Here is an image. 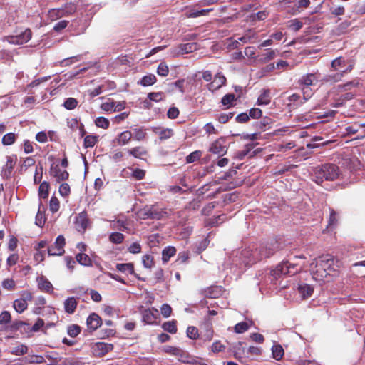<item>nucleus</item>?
<instances>
[{"instance_id":"nucleus-1","label":"nucleus","mask_w":365,"mask_h":365,"mask_svg":"<svg viewBox=\"0 0 365 365\" xmlns=\"http://www.w3.org/2000/svg\"><path fill=\"white\" fill-rule=\"evenodd\" d=\"M335 259L330 255H322L310 264V272L314 280L323 281L336 270Z\"/></svg>"},{"instance_id":"nucleus-2","label":"nucleus","mask_w":365,"mask_h":365,"mask_svg":"<svg viewBox=\"0 0 365 365\" xmlns=\"http://www.w3.org/2000/svg\"><path fill=\"white\" fill-rule=\"evenodd\" d=\"M88 5L83 6L80 0L66 2L61 8L51 9L47 13L48 19L54 21L63 17H68L73 15L75 12H78L83 16V12L86 11Z\"/></svg>"},{"instance_id":"nucleus-3","label":"nucleus","mask_w":365,"mask_h":365,"mask_svg":"<svg viewBox=\"0 0 365 365\" xmlns=\"http://www.w3.org/2000/svg\"><path fill=\"white\" fill-rule=\"evenodd\" d=\"M339 168L334 164L327 163L322 166H317L312 169V179L317 184H321L324 180L333 181L338 178Z\"/></svg>"},{"instance_id":"nucleus-4","label":"nucleus","mask_w":365,"mask_h":365,"mask_svg":"<svg viewBox=\"0 0 365 365\" xmlns=\"http://www.w3.org/2000/svg\"><path fill=\"white\" fill-rule=\"evenodd\" d=\"M302 269V267L299 266L297 263L289 261L282 262L274 269L270 270L267 276V280L273 283L282 276H292L299 272Z\"/></svg>"},{"instance_id":"nucleus-5","label":"nucleus","mask_w":365,"mask_h":365,"mask_svg":"<svg viewBox=\"0 0 365 365\" xmlns=\"http://www.w3.org/2000/svg\"><path fill=\"white\" fill-rule=\"evenodd\" d=\"M32 37V32L30 29H26L24 31L14 36L4 37V41L10 44L22 45L27 43Z\"/></svg>"},{"instance_id":"nucleus-6","label":"nucleus","mask_w":365,"mask_h":365,"mask_svg":"<svg viewBox=\"0 0 365 365\" xmlns=\"http://www.w3.org/2000/svg\"><path fill=\"white\" fill-rule=\"evenodd\" d=\"M279 248V245L277 241L267 244L264 246H262L259 250H256L253 252V256L255 257L257 255L259 256L257 257V260H261L262 258H267L272 256L277 250Z\"/></svg>"},{"instance_id":"nucleus-7","label":"nucleus","mask_w":365,"mask_h":365,"mask_svg":"<svg viewBox=\"0 0 365 365\" xmlns=\"http://www.w3.org/2000/svg\"><path fill=\"white\" fill-rule=\"evenodd\" d=\"M143 220H160L166 214L163 210H158L155 206H146L139 212Z\"/></svg>"},{"instance_id":"nucleus-8","label":"nucleus","mask_w":365,"mask_h":365,"mask_svg":"<svg viewBox=\"0 0 365 365\" xmlns=\"http://www.w3.org/2000/svg\"><path fill=\"white\" fill-rule=\"evenodd\" d=\"M66 242L63 235H58L54 244L48 247V254L51 256L62 255L64 253Z\"/></svg>"},{"instance_id":"nucleus-9","label":"nucleus","mask_w":365,"mask_h":365,"mask_svg":"<svg viewBox=\"0 0 365 365\" xmlns=\"http://www.w3.org/2000/svg\"><path fill=\"white\" fill-rule=\"evenodd\" d=\"M143 321L148 324H153L159 317L158 310L154 307L145 309L141 312Z\"/></svg>"},{"instance_id":"nucleus-10","label":"nucleus","mask_w":365,"mask_h":365,"mask_svg":"<svg viewBox=\"0 0 365 365\" xmlns=\"http://www.w3.org/2000/svg\"><path fill=\"white\" fill-rule=\"evenodd\" d=\"M49 173L51 176L56 178L57 182L67 180L69 176L68 173L65 170H61L58 165H52Z\"/></svg>"},{"instance_id":"nucleus-11","label":"nucleus","mask_w":365,"mask_h":365,"mask_svg":"<svg viewBox=\"0 0 365 365\" xmlns=\"http://www.w3.org/2000/svg\"><path fill=\"white\" fill-rule=\"evenodd\" d=\"M226 81L225 76L221 72H218L215 76L214 80L207 85V88L214 92L225 85Z\"/></svg>"},{"instance_id":"nucleus-12","label":"nucleus","mask_w":365,"mask_h":365,"mask_svg":"<svg viewBox=\"0 0 365 365\" xmlns=\"http://www.w3.org/2000/svg\"><path fill=\"white\" fill-rule=\"evenodd\" d=\"M198 46L196 43H187L180 44L178 48H176L173 53V56H180L192 53L197 49Z\"/></svg>"},{"instance_id":"nucleus-13","label":"nucleus","mask_w":365,"mask_h":365,"mask_svg":"<svg viewBox=\"0 0 365 365\" xmlns=\"http://www.w3.org/2000/svg\"><path fill=\"white\" fill-rule=\"evenodd\" d=\"M224 143L225 140L223 138L217 139L211 144L209 150L214 154L222 155L225 154L227 150V148Z\"/></svg>"},{"instance_id":"nucleus-14","label":"nucleus","mask_w":365,"mask_h":365,"mask_svg":"<svg viewBox=\"0 0 365 365\" xmlns=\"http://www.w3.org/2000/svg\"><path fill=\"white\" fill-rule=\"evenodd\" d=\"M93 349L96 355L103 356L111 351L113 349V345L105 342H97Z\"/></svg>"},{"instance_id":"nucleus-15","label":"nucleus","mask_w":365,"mask_h":365,"mask_svg":"<svg viewBox=\"0 0 365 365\" xmlns=\"http://www.w3.org/2000/svg\"><path fill=\"white\" fill-rule=\"evenodd\" d=\"M319 81L318 73H307L302 76L299 80V85H304L307 87L315 85Z\"/></svg>"},{"instance_id":"nucleus-16","label":"nucleus","mask_w":365,"mask_h":365,"mask_svg":"<svg viewBox=\"0 0 365 365\" xmlns=\"http://www.w3.org/2000/svg\"><path fill=\"white\" fill-rule=\"evenodd\" d=\"M86 324L88 329L95 331L100 327L101 319L97 314L92 313L87 318Z\"/></svg>"},{"instance_id":"nucleus-17","label":"nucleus","mask_w":365,"mask_h":365,"mask_svg":"<svg viewBox=\"0 0 365 365\" xmlns=\"http://www.w3.org/2000/svg\"><path fill=\"white\" fill-rule=\"evenodd\" d=\"M153 131L158 135L160 140L170 138L173 135V130L171 128H163L160 127L153 128Z\"/></svg>"},{"instance_id":"nucleus-18","label":"nucleus","mask_w":365,"mask_h":365,"mask_svg":"<svg viewBox=\"0 0 365 365\" xmlns=\"http://www.w3.org/2000/svg\"><path fill=\"white\" fill-rule=\"evenodd\" d=\"M36 281L38 282V287L41 291L48 293L53 292L52 284L44 276L37 277Z\"/></svg>"},{"instance_id":"nucleus-19","label":"nucleus","mask_w":365,"mask_h":365,"mask_svg":"<svg viewBox=\"0 0 365 365\" xmlns=\"http://www.w3.org/2000/svg\"><path fill=\"white\" fill-rule=\"evenodd\" d=\"M297 291L303 299H307L312 296L314 288L307 284H300L298 285Z\"/></svg>"},{"instance_id":"nucleus-20","label":"nucleus","mask_w":365,"mask_h":365,"mask_svg":"<svg viewBox=\"0 0 365 365\" xmlns=\"http://www.w3.org/2000/svg\"><path fill=\"white\" fill-rule=\"evenodd\" d=\"M16 157H15L14 158L12 156L7 157V160L6 162V164L2 169V175L4 177L7 178L11 175V171L16 164Z\"/></svg>"},{"instance_id":"nucleus-21","label":"nucleus","mask_w":365,"mask_h":365,"mask_svg":"<svg viewBox=\"0 0 365 365\" xmlns=\"http://www.w3.org/2000/svg\"><path fill=\"white\" fill-rule=\"evenodd\" d=\"M63 304L65 312L68 314H71L74 313L78 305V302L75 297H71L67 298L64 301Z\"/></svg>"},{"instance_id":"nucleus-22","label":"nucleus","mask_w":365,"mask_h":365,"mask_svg":"<svg viewBox=\"0 0 365 365\" xmlns=\"http://www.w3.org/2000/svg\"><path fill=\"white\" fill-rule=\"evenodd\" d=\"M76 225L78 230H85L88 225V219L86 213L81 212L78 214L76 220Z\"/></svg>"},{"instance_id":"nucleus-23","label":"nucleus","mask_w":365,"mask_h":365,"mask_svg":"<svg viewBox=\"0 0 365 365\" xmlns=\"http://www.w3.org/2000/svg\"><path fill=\"white\" fill-rule=\"evenodd\" d=\"M133 135L132 133L129 130H125L122 132L118 135L116 140L120 145H125L128 143V142L132 138Z\"/></svg>"},{"instance_id":"nucleus-24","label":"nucleus","mask_w":365,"mask_h":365,"mask_svg":"<svg viewBox=\"0 0 365 365\" xmlns=\"http://www.w3.org/2000/svg\"><path fill=\"white\" fill-rule=\"evenodd\" d=\"M270 101V91L269 89H264L257 98V104L259 106L268 105Z\"/></svg>"},{"instance_id":"nucleus-25","label":"nucleus","mask_w":365,"mask_h":365,"mask_svg":"<svg viewBox=\"0 0 365 365\" xmlns=\"http://www.w3.org/2000/svg\"><path fill=\"white\" fill-rule=\"evenodd\" d=\"M231 350L236 359L242 358L245 352V349L242 347V342H237L232 344Z\"/></svg>"},{"instance_id":"nucleus-26","label":"nucleus","mask_w":365,"mask_h":365,"mask_svg":"<svg viewBox=\"0 0 365 365\" xmlns=\"http://www.w3.org/2000/svg\"><path fill=\"white\" fill-rule=\"evenodd\" d=\"M129 155L133 156L135 158H143V156H145L148 154L147 150L140 146L135 147L128 150Z\"/></svg>"},{"instance_id":"nucleus-27","label":"nucleus","mask_w":365,"mask_h":365,"mask_svg":"<svg viewBox=\"0 0 365 365\" xmlns=\"http://www.w3.org/2000/svg\"><path fill=\"white\" fill-rule=\"evenodd\" d=\"M176 253V249L172 246L165 247L162 252V260L163 262H168L170 258Z\"/></svg>"},{"instance_id":"nucleus-28","label":"nucleus","mask_w":365,"mask_h":365,"mask_svg":"<svg viewBox=\"0 0 365 365\" xmlns=\"http://www.w3.org/2000/svg\"><path fill=\"white\" fill-rule=\"evenodd\" d=\"M284 351L280 344H274L272 347V357L277 360H280L284 356Z\"/></svg>"},{"instance_id":"nucleus-29","label":"nucleus","mask_w":365,"mask_h":365,"mask_svg":"<svg viewBox=\"0 0 365 365\" xmlns=\"http://www.w3.org/2000/svg\"><path fill=\"white\" fill-rule=\"evenodd\" d=\"M13 307L18 313H22L27 309L28 304L24 299H18L14 302Z\"/></svg>"},{"instance_id":"nucleus-30","label":"nucleus","mask_w":365,"mask_h":365,"mask_svg":"<svg viewBox=\"0 0 365 365\" xmlns=\"http://www.w3.org/2000/svg\"><path fill=\"white\" fill-rule=\"evenodd\" d=\"M116 269L118 271L126 274H132L134 273V267L131 263L117 264Z\"/></svg>"},{"instance_id":"nucleus-31","label":"nucleus","mask_w":365,"mask_h":365,"mask_svg":"<svg viewBox=\"0 0 365 365\" xmlns=\"http://www.w3.org/2000/svg\"><path fill=\"white\" fill-rule=\"evenodd\" d=\"M157 79L154 74H148L146 76H144L140 81V83L143 86H149L153 85L156 82Z\"/></svg>"},{"instance_id":"nucleus-32","label":"nucleus","mask_w":365,"mask_h":365,"mask_svg":"<svg viewBox=\"0 0 365 365\" xmlns=\"http://www.w3.org/2000/svg\"><path fill=\"white\" fill-rule=\"evenodd\" d=\"M345 67V60L339 57L333 60L331 62V68L336 71L340 72L341 70H344Z\"/></svg>"},{"instance_id":"nucleus-33","label":"nucleus","mask_w":365,"mask_h":365,"mask_svg":"<svg viewBox=\"0 0 365 365\" xmlns=\"http://www.w3.org/2000/svg\"><path fill=\"white\" fill-rule=\"evenodd\" d=\"M343 76V73L340 71L334 74L327 75L322 81L324 82H338L341 80Z\"/></svg>"},{"instance_id":"nucleus-34","label":"nucleus","mask_w":365,"mask_h":365,"mask_svg":"<svg viewBox=\"0 0 365 365\" xmlns=\"http://www.w3.org/2000/svg\"><path fill=\"white\" fill-rule=\"evenodd\" d=\"M132 135L135 140L140 141L145 138L146 131L143 128H135L133 130Z\"/></svg>"},{"instance_id":"nucleus-35","label":"nucleus","mask_w":365,"mask_h":365,"mask_svg":"<svg viewBox=\"0 0 365 365\" xmlns=\"http://www.w3.org/2000/svg\"><path fill=\"white\" fill-rule=\"evenodd\" d=\"M76 261L83 266H90L91 264V260L88 255L84 253H79L76 257Z\"/></svg>"},{"instance_id":"nucleus-36","label":"nucleus","mask_w":365,"mask_h":365,"mask_svg":"<svg viewBox=\"0 0 365 365\" xmlns=\"http://www.w3.org/2000/svg\"><path fill=\"white\" fill-rule=\"evenodd\" d=\"M49 184L46 181L41 183L38 189L39 196L41 198L46 199L48 196Z\"/></svg>"},{"instance_id":"nucleus-37","label":"nucleus","mask_w":365,"mask_h":365,"mask_svg":"<svg viewBox=\"0 0 365 365\" xmlns=\"http://www.w3.org/2000/svg\"><path fill=\"white\" fill-rule=\"evenodd\" d=\"M24 361L28 364H42L45 361V359L41 355H33L25 357Z\"/></svg>"},{"instance_id":"nucleus-38","label":"nucleus","mask_w":365,"mask_h":365,"mask_svg":"<svg viewBox=\"0 0 365 365\" xmlns=\"http://www.w3.org/2000/svg\"><path fill=\"white\" fill-rule=\"evenodd\" d=\"M41 207H43L42 203L40 202L38 210L35 218V224L40 227H42L45 223V217L41 210Z\"/></svg>"},{"instance_id":"nucleus-39","label":"nucleus","mask_w":365,"mask_h":365,"mask_svg":"<svg viewBox=\"0 0 365 365\" xmlns=\"http://www.w3.org/2000/svg\"><path fill=\"white\" fill-rule=\"evenodd\" d=\"M163 329L171 334H175L177 331L175 321H169L164 322L162 325Z\"/></svg>"},{"instance_id":"nucleus-40","label":"nucleus","mask_w":365,"mask_h":365,"mask_svg":"<svg viewBox=\"0 0 365 365\" xmlns=\"http://www.w3.org/2000/svg\"><path fill=\"white\" fill-rule=\"evenodd\" d=\"M16 135L14 133H9L2 138V144L4 145H11L16 141Z\"/></svg>"},{"instance_id":"nucleus-41","label":"nucleus","mask_w":365,"mask_h":365,"mask_svg":"<svg viewBox=\"0 0 365 365\" xmlns=\"http://www.w3.org/2000/svg\"><path fill=\"white\" fill-rule=\"evenodd\" d=\"M81 330V329L80 326L77 324H71L67 328V334L71 337H76L80 334Z\"/></svg>"},{"instance_id":"nucleus-42","label":"nucleus","mask_w":365,"mask_h":365,"mask_svg":"<svg viewBox=\"0 0 365 365\" xmlns=\"http://www.w3.org/2000/svg\"><path fill=\"white\" fill-rule=\"evenodd\" d=\"M98 139L96 135H87L84 138L83 145L85 148H93L97 143Z\"/></svg>"},{"instance_id":"nucleus-43","label":"nucleus","mask_w":365,"mask_h":365,"mask_svg":"<svg viewBox=\"0 0 365 365\" xmlns=\"http://www.w3.org/2000/svg\"><path fill=\"white\" fill-rule=\"evenodd\" d=\"M28 351V347L26 345L21 344L18 346L14 347L11 353L13 355L16 356H22L25 354H26Z\"/></svg>"},{"instance_id":"nucleus-44","label":"nucleus","mask_w":365,"mask_h":365,"mask_svg":"<svg viewBox=\"0 0 365 365\" xmlns=\"http://www.w3.org/2000/svg\"><path fill=\"white\" fill-rule=\"evenodd\" d=\"M338 221L336 212L331 208H329V217L328 221V227H335Z\"/></svg>"},{"instance_id":"nucleus-45","label":"nucleus","mask_w":365,"mask_h":365,"mask_svg":"<svg viewBox=\"0 0 365 365\" xmlns=\"http://www.w3.org/2000/svg\"><path fill=\"white\" fill-rule=\"evenodd\" d=\"M303 26V23L297 19L289 21L288 27L294 31H299Z\"/></svg>"},{"instance_id":"nucleus-46","label":"nucleus","mask_w":365,"mask_h":365,"mask_svg":"<svg viewBox=\"0 0 365 365\" xmlns=\"http://www.w3.org/2000/svg\"><path fill=\"white\" fill-rule=\"evenodd\" d=\"M359 80H353L351 81H349L345 84L339 85L338 89L339 91H348L351 89L352 87H356L359 86Z\"/></svg>"},{"instance_id":"nucleus-47","label":"nucleus","mask_w":365,"mask_h":365,"mask_svg":"<svg viewBox=\"0 0 365 365\" xmlns=\"http://www.w3.org/2000/svg\"><path fill=\"white\" fill-rule=\"evenodd\" d=\"M96 125L103 129H107L109 127V120L104 117H98L95 120Z\"/></svg>"},{"instance_id":"nucleus-48","label":"nucleus","mask_w":365,"mask_h":365,"mask_svg":"<svg viewBox=\"0 0 365 365\" xmlns=\"http://www.w3.org/2000/svg\"><path fill=\"white\" fill-rule=\"evenodd\" d=\"M210 11H212V9H201V10H196V11H190L189 14H187V16L189 18H196L200 16L205 15Z\"/></svg>"},{"instance_id":"nucleus-49","label":"nucleus","mask_w":365,"mask_h":365,"mask_svg":"<svg viewBox=\"0 0 365 365\" xmlns=\"http://www.w3.org/2000/svg\"><path fill=\"white\" fill-rule=\"evenodd\" d=\"M78 105V101L74 98H68L63 103V106L67 110H73Z\"/></svg>"},{"instance_id":"nucleus-50","label":"nucleus","mask_w":365,"mask_h":365,"mask_svg":"<svg viewBox=\"0 0 365 365\" xmlns=\"http://www.w3.org/2000/svg\"><path fill=\"white\" fill-rule=\"evenodd\" d=\"M272 123V120L269 117H264L259 122H256L255 125L259 129L265 130L267 125H270Z\"/></svg>"},{"instance_id":"nucleus-51","label":"nucleus","mask_w":365,"mask_h":365,"mask_svg":"<svg viewBox=\"0 0 365 365\" xmlns=\"http://www.w3.org/2000/svg\"><path fill=\"white\" fill-rule=\"evenodd\" d=\"M78 61H80V56H72V57H69V58L63 59L59 63V64L61 66H68L75 62H78Z\"/></svg>"},{"instance_id":"nucleus-52","label":"nucleus","mask_w":365,"mask_h":365,"mask_svg":"<svg viewBox=\"0 0 365 365\" xmlns=\"http://www.w3.org/2000/svg\"><path fill=\"white\" fill-rule=\"evenodd\" d=\"M109 240L113 242L115 244H120L124 240V235L122 233L120 232H113L110 237Z\"/></svg>"},{"instance_id":"nucleus-53","label":"nucleus","mask_w":365,"mask_h":365,"mask_svg":"<svg viewBox=\"0 0 365 365\" xmlns=\"http://www.w3.org/2000/svg\"><path fill=\"white\" fill-rule=\"evenodd\" d=\"M202 155V153L200 150H195L192 153H191L190 155H188L186 157V162L187 163H193L200 158Z\"/></svg>"},{"instance_id":"nucleus-54","label":"nucleus","mask_w":365,"mask_h":365,"mask_svg":"<svg viewBox=\"0 0 365 365\" xmlns=\"http://www.w3.org/2000/svg\"><path fill=\"white\" fill-rule=\"evenodd\" d=\"M235 100V96L233 93H228L224 96L221 100V103L224 106L230 108L231 103Z\"/></svg>"},{"instance_id":"nucleus-55","label":"nucleus","mask_w":365,"mask_h":365,"mask_svg":"<svg viewBox=\"0 0 365 365\" xmlns=\"http://www.w3.org/2000/svg\"><path fill=\"white\" fill-rule=\"evenodd\" d=\"M249 329V325L245 322L237 323L235 326V331L237 334H242L245 332Z\"/></svg>"},{"instance_id":"nucleus-56","label":"nucleus","mask_w":365,"mask_h":365,"mask_svg":"<svg viewBox=\"0 0 365 365\" xmlns=\"http://www.w3.org/2000/svg\"><path fill=\"white\" fill-rule=\"evenodd\" d=\"M148 98L153 101L159 102L165 98V94L163 92L150 93Z\"/></svg>"},{"instance_id":"nucleus-57","label":"nucleus","mask_w":365,"mask_h":365,"mask_svg":"<svg viewBox=\"0 0 365 365\" xmlns=\"http://www.w3.org/2000/svg\"><path fill=\"white\" fill-rule=\"evenodd\" d=\"M187 336L191 339H196L198 336V329L193 326H190L187 329Z\"/></svg>"},{"instance_id":"nucleus-58","label":"nucleus","mask_w":365,"mask_h":365,"mask_svg":"<svg viewBox=\"0 0 365 365\" xmlns=\"http://www.w3.org/2000/svg\"><path fill=\"white\" fill-rule=\"evenodd\" d=\"M225 349V345H223L220 341H215L211 346V351L213 353H219L224 351Z\"/></svg>"},{"instance_id":"nucleus-59","label":"nucleus","mask_w":365,"mask_h":365,"mask_svg":"<svg viewBox=\"0 0 365 365\" xmlns=\"http://www.w3.org/2000/svg\"><path fill=\"white\" fill-rule=\"evenodd\" d=\"M169 72L168 66L165 63H160L157 68V73L160 76H167Z\"/></svg>"},{"instance_id":"nucleus-60","label":"nucleus","mask_w":365,"mask_h":365,"mask_svg":"<svg viewBox=\"0 0 365 365\" xmlns=\"http://www.w3.org/2000/svg\"><path fill=\"white\" fill-rule=\"evenodd\" d=\"M50 210L54 213L56 212L59 209V201L56 197H52L50 200L49 203Z\"/></svg>"},{"instance_id":"nucleus-61","label":"nucleus","mask_w":365,"mask_h":365,"mask_svg":"<svg viewBox=\"0 0 365 365\" xmlns=\"http://www.w3.org/2000/svg\"><path fill=\"white\" fill-rule=\"evenodd\" d=\"M262 111L259 108H253L249 110V118L258 119L262 117Z\"/></svg>"},{"instance_id":"nucleus-62","label":"nucleus","mask_w":365,"mask_h":365,"mask_svg":"<svg viewBox=\"0 0 365 365\" xmlns=\"http://www.w3.org/2000/svg\"><path fill=\"white\" fill-rule=\"evenodd\" d=\"M143 266L146 268H151L153 265V259L149 255H145L142 257Z\"/></svg>"},{"instance_id":"nucleus-63","label":"nucleus","mask_w":365,"mask_h":365,"mask_svg":"<svg viewBox=\"0 0 365 365\" xmlns=\"http://www.w3.org/2000/svg\"><path fill=\"white\" fill-rule=\"evenodd\" d=\"M160 312L164 317L168 318L171 315L172 308L169 304H163L160 307Z\"/></svg>"},{"instance_id":"nucleus-64","label":"nucleus","mask_w":365,"mask_h":365,"mask_svg":"<svg viewBox=\"0 0 365 365\" xmlns=\"http://www.w3.org/2000/svg\"><path fill=\"white\" fill-rule=\"evenodd\" d=\"M68 21L67 20H61L58 22H57L54 26H53V30L56 31V32H60L63 29H66L67 27V26L68 25Z\"/></svg>"}]
</instances>
